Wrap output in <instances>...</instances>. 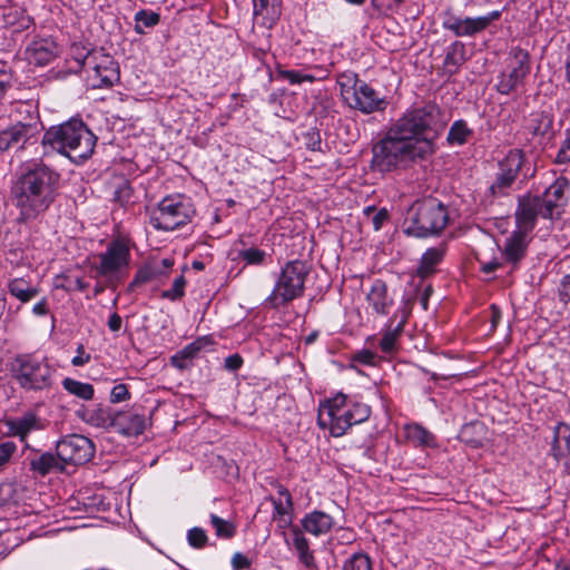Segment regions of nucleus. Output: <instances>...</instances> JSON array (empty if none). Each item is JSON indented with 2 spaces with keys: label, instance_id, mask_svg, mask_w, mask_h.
Instances as JSON below:
<instances>
[{
  "label": "nucleus",
  "instance_id": "33",
  "mask_svg": "<svg viewBox=\"0 0 570 570\" xmlns=\"http://www.w3.org/2000/svg\"><path fill=\"white\" fill-rule=\"evenodd\" d=\"M4 24L13 32H21L33 24V19L19 8H9L3 12Z\"/></svg>",
  "mask_w": 570,
  "mask_h": 570
},
{
  "label": "nucleus",
  "instance_id": "31",
  "mask_svg": "<svg viewBox=\"0 0 570 570\" xmlns=\"http://www.w3.org/2000/svg\"><path fill=\"white\" fill-rule=\"evenodd\" d=\"M274 510L272 518L276 522L277 528L282 530V533L285 535V530L291 529L293 525V510L294 503H291L287 507V502H283L282 499L271 498Z\"/></svg>",
  "mask_w": 570,
  "mask_h": 570
},
{
  "label": "nucleus",
  "instance_id": "58",
  "mask_svg": "<svg viewBox=\"0 0 570 570\" xmlns=\"http://www.w3.org/2000/svg\"><path fill=\"white\" fill-rule=\"evenodd\" d=\"M90 358V354L86 353L83 345L80 344L77 347V355L71 360V364L73 366H83L85 364L89 363Z\"/></svg>",
  "mask_w": 570,
  "mask_h": 570
},
{
  "label": "nucleus",
  "instance_id": "26",
  "mask_svg": "<svg viewBox=\"0 0 570 570\" xmlns=\"http://www.w3.org/2000/svg\"><path fill=\"white\" fill-rule=\"evenodd\" d=\"M445 249L446 248L444 245L429 248L421 257L416 274L421 278H425L434 274L436 272L438 265L444 258Z\"/></svg>",
  "mask_w": 570,
  "mask_h": 570
},
{
  "label": "nucleus",
  "instance_id": "34",
  "mask_svg": "<svg viewBox=\"0 0 570 570\" xmlns=\"http://www.w3.org/2000/svg\"><path fill=\"white\" fill-rule=\"evenodd\" d=\"M205 343V338H197L196 341L191 342L181 351L171 356V365L179 370L187 368L189 366V362L198 355Z\"/></svg>",
  "mask_w": 570,
  "mask_h": 570
},
{
  "label": "nucleus",
  "instance_id": "12",
  "mask_svg": "<svg viewBox=\"0 0 570 570\" xmlns=\"http://www.w3.org/2000/svg\"><path fill=\"white\" fill-rule=\"evenodd\" d=\"M530 72V57L527 50L512 47L507 58V69L499 76L497 90L509 95L523 85Z\"/></svg>",
  "mask_w": 570,
  "mask_h": 570
},
{
  "label": "nucleus",
  "instance_id": "28",
  "mask_svg": "<svg viewBox=\"0 0 570 570\" xmlns=\"http://www.w3.org/2000/svg\"><path fill=\"white\" fill-rule=\"evenodd\" d=\"M115 425L119 428V431L127 436H137L144 433L147 426V419L144 414H127L119 415Z\"/></svg>",
  "mask_w": 570,
  "mask_h": 570
},
{
  "label": "nucleus",
  "instance_id": "46",
  "mask_svg": "<svg viewBox=\"0 0 570 570\" xmlns=\"http://www.w3.org/2000/svg\"><path fill=\"white\" fill-rule=\"evenodd\" d=\"M185 286L186 279L183 275H179L174 279L171 287L161 293V297L170 301H177L185 295Z\"/></svg>",
  "mask_w": 570,
  "mask_h": 570
},
{
  "label": "nucleus",
  "instance_id": "14",
  "mask_svg": "<svg viewBox=\"0 0 570 570\" xmlns=\"http://www.w3.org/2000/svg\"><path fill=\"white\" fill-rule=\"evenodd\" d=\"M86 72L92 88L112 87L120 78L118 63L101 49L94 51Z\"/></svg>",
  "mask_w": 570,
  "mask_h": 570
},
{
  "label": "nucleus",
  "instance_id": "30",
  "mask_svg": "<svg viewBox=\"0 0 570 570\" xmlns=\"http://www.w3.org/2000/svg\"><path fill=\"white\" fill-rule=\"evenodd\" d=\"M292 544L297 551L299 561L308 569L316 567L313 552L309 550L308 540L305 538L299 527L292 528Z\"/></svg>",
  "mask_w": 570,
  "mask_h": 570
},
{
  "label": "nucleus",
  "instance_id": "38",
  "mask_svg": "<svg viewBox=\"0 0 570 570\" xmlns=\"http://www.w3.org/2000/svg\"><path fill=\"white\" fill-rule=\"evenodd\" d=\"M407 439L416 445L433 448L436 445L434 435L419 424H413L406 429Z\"/></svg>",
  "mask_w": 570,
  "mask_h": 570
},
{
  "label": "nucleus",
  "instance_id": "51",
  "mask_svg": "<svg viewBox=\"0 0 570 570\" xmlns=\"http://www.w3.org/2000/svg\"><path fill=\"white\" fill-rule=\"evenodd\" d=\"M463 19L464 18L456 16L451 11H446L442 16V27L443 29L453 32L458 37L459 29L462 24Z\"/></svg>",
  "mask_w": 570,
  "mask_h": 570
},
{
  "label": "nucleus",
  "instance_id": "13",
  "mask_svg": "<svg viewBox=\"0 0 570 570\" xmlns=\"http://www.w3.org/2000/svg\"><path fill=\"white\" fill-rule=\"evenodd\" d=\"M528 235L519 230H513L511 236L507 238L504 249L502 252L503 261L493 258L484 261L480 254L476 255V261L480 264V269L484 274H491L498 268L502 267L504 263L512 265V269L523 259L528 248Z\"/></svg>",
  "mask_w": 570,
  "mask_h": 570
},
{
  "label": "nucleus",
  "instance_id": "47",
  "mask_svg": "<svg viewBox=\"0 0 570 570\" xmlns=\"http://www.w3.org/2000/svg\"><path fill=\"white\" fill-rule=\"evenodd\" d=\"M188 544L195 549H202L207 544L208 537L203 528L195 527L187 532Z\"/></svg>",
  "mask_w": 570,
  "mask_h": 570
},
{
  "label": "nucleus",
  "instance_id": "61",
  "mask_svg": "<svg viewBox=\"0 0 570 570\" xmlns=\"http://www.w3.org/2000/svg\"><path fill=\"white\" fill-rule=\"evenodd\" d=\"M243 365V358L239 354H233L225 358V367L228 371H237Z\"/></svg>",
  "mask_w": 570,
  "mask_h": 570
},
{
  "label": "nucleus",
  "instance_id": "24",
  "mask_svg": "<svg viewBox=\"0 0 570 570\" xmlns=\"http://www.w3.org/2000/svg\"><path fill=\"white\" fill-rule=\"evenodd\" d=\"M26 55L30 62L46 66L56 56V43L50 39L33 40L27 46Z\"/></svg>",
  "mask_w": 570,
  "mask_h": 570
},
{
  "label": "nucleus",
  "instance_id": "22",
  "mask_svg": "<svg viewBox=\"0 0 570 570\" xmlns=\"http://www.w3.org/2000/svg\"><path fill=\"white\" fill-rule=\"evenodd\" d=\"M253 2L256 23L267 29L273 28L282 13L281 0H253Z\"/></svg>",
  "mask_w": 570,
  "mask_h": 570
},
{
  "label": "nucleus",
  "instance_id": "23",
  "mask_svg": "<svg viewBox=\"0 0 570 570\" xmlns=\"http://www.w3.org/2000/svg\"><path fill=\"white\" fill-rule=\"evenodd\" d=\"M35 456L29 460L30 470L41 476L53 472H62L66 469L58 453L36 451Z\"/></svg>",
  "mask_w": 570,
  "mask_h": 570
},
{
  "label": "nucleus",
  "instance_id": "36",
  "mask_svg": "<svg viewBox=\"0 0 570 570\" xmlns=\"http://www.w3.org/2000/svg\"><path fill=\"white\" fill-rule=\"evenodd\" d=\"M551 452L556 460H560L570 452V430L567 425L557 426Z\"/></svg>",
  "mask_w": 570,
  "mask_h": 570
},
{
  "label": "nucleus",
  "instance_id": "11",
  "mask_svg": "<svg viewBox=\"0 0 570 570\" xmlns=\"http://www.w3.org/2000/svg\"><path fill=\"white\" fill-rule=\"evenodd\" d=\"M193 205L181 195L167 196L149 215L150 225L157 230H175L190 222Z\"/></svg>",
  "mask_w": 570,
  "mask_h": 570
},
{
  "label": "nucleus",
  "instance_id": "43",
  "mask_svg": "<svg viewBox=\"0 0 570 570\" xmlns=\"http://www.w3.org/2000/svg\"><path fill=\"white\" fill-rule=\"evenodd\" d=\"M343 570H373L370 557L364 552L352 554L343 564Z\"/></svg>",
  "mask_w": 570,
  "mask_h": 570
},
{
  "label": "nucleus",
  "instance_id": "6",
  "mask_svg": "<svg viewBox=\"0 0 570 570\" xmlns=\"http://www.w3.org/2000/svg\"><path fill=\"white\" fill-rule=\"evenodd\" d=\"M10 373L23 391L40 392L52 387L56 370L47 357L26 353L13 358Z\"/></svg>",
  "mask_w": 570,
  "mask_h": 570
},
{
  "label": "nucleus",
  "instance_id": "15",
  "mask_svg": "<svg viewBox=\"0 0 570 570\" xmlns=\"http://www.w3.org/2000/svg\"><path fill=\"white\" fill-rule=\"evenodd\" d=\"M56 450L66 466L68 464L82 465L95 455L92 441L79 434H71L59 440Z\"/></svg>",
  "mask_w": 570,
  "mask_h": 570
},
{
  "label": "nucleus",
  "instance_id": "44",
  "mask_svg": "<svg viewBox=\"0 0 570 570\" xmlns=\"http://www.w3.org/2000/svg\"><path fill=\"white\" fill-rule=\"evenodd\" d=\"M277 78L288 80L292 85H299L302 82H314L317 78L312 73H304L299 70H285L277 69Z\"/></svg>",
  "mask_w": 570,
  "mask_h": 570
},
{
  "label": "nucleus",
  "instance_id": "40",
  "mask_svg": "<svg viewBox=\"0 0 570 570\" xmlns=\"http://www.w3.org/2000/svg\"><path fill=\"white\" fill-rule=\"evenodd\" d=\"M212 527L215 529L216 537L220 539H232L236 534V525L214 513L209 515Z\"/></svg>",
  "mask_w": 570,
  "mask_h": 570
},
{
  "label": "nucleus",
  "instance_id": "60",
  "mask_svg": "<svg viewBox=\"0 0 570 570\" xmlns=\"http://www.w3.org/2000/svg\"><path fill=\"white\" fill-rule=\"evenodd\" d=\"M559 296L560 299L564 303H568L570 301V274L566 275L560 284L559 288Z\"/></svg>",
  "mask_w": 570,
  "mask_h": 570
},
{
  "label": "nucleus",
  "instance_id": "19",
  "mask_svg": "<svg viewBox=\"0 0 570 570\" xmlns=\"http://www.w3.org/2000/svg\"><path fill=\"white\" fill-rule=\"evenodd\" d=\"M409 312L405 308L397 309L385 325L383 337L380 341V348L385 354L396 351V343L407 321Z\"/></svg>",
  "mask_w": 570,
  "mask_h": 570
},
{
  "label": "nucleus",
  "instance_id": "1",
  "mask_svg": "<svg viewBox=\"0 0 570 570\" xmlns=\"http://www.w3.org/2000/svg\"><path fill=\"white\" fill-rule=\"evenodd\" d=\"M448 121L444 110L433 101L413 105L373 146L372 169L389 173L425 160L435 153V141Z\"/></svg>",
  "mask_w": 570,
  "mask_h": 570
},
{
  "label": "nucleus",
  "instance_id": "55",
  "mask_svg": "<svg viewBox=\"0 0 570 570\" xmlns=\"http://www.w3.org/2000/svg\"><path fill=\"white\" fill-rule=\"evenodd\" d=\"M17 451V445L12 441L0 443V468L6 465Z\"/></svg>",
  "mask_w": 570,
  "mask_h": 570
},
{
  "label": "nucleus",
  "instance_id": "29",
  "mask_svg": "<svg viewBox=\"0 0 570 570\" xmlns=\"http://www.w3.org/2000/svg\"><path fill=\"white\" fill-rule=\"evenodd\" d=\"M553 116L551 112L541 110L530 115L528 129L533 136L550 138L552 135Z\"/></svg>",
  "mask_w": 570,
  "mask_h": 570
},
{
  "label": "nucleus",
  "instance_id": "2",
  "mask_svg": "<svg viewBox=\"0 0 570 570\" xmlns=\"http://www.w3.org/2000/svg\"><path fill=\"white\" fill-rule=\"evenodd\" d=\"M60 188V174L52 167L33 161L24 167L11 187L14 207L20 223L41 219L55 204Z\"/></svg>",
  "mask_w": 570,
  "mask_h": 570
},
{
  "label": "nucleus",
  "instance_id": "48",
  "mask_svg": "<svg viewBox=\"0 0 570 570\" xmlns=\"http://www.w3.org/2000/svg\"><path fill=\"white\" fill-rule=\"evenodd\" d=\"M239 257L250 265H261L266 258V253L259 248L250 247L239 252Z\"/></svg>",
  "mask_w": 570,
  "mask_h": 570
},
{
  "label": "nucleus",
  "instance_id": "49",
  "mask_svg": "<svg viewBox=\"0 0 570 570\" xmlns=\"http://www.w3.org/2000/svg\"><path fill=\"white\" fill-rule=\"evenodd\" d=\"M160 275H163V271H160L157 264L141 268L137 272L132 285L147 283Z\"/></svg>",
  "mask_w": 570,
  "mask_h": 570
},
{
  "label": "nucleus",
  "instance_id": "5",
  "mask_svg": "<svg viewBox=\"0 0 570 570\" xmlns=\"http://www.w3.org/2000/svg\"><path fill=\"white\" fill-rule=\"evenodd\" d=\"M449 223L446 206L434 197L415 202L404 220V232L414 237H428L441 233Z\"/></svg>",
  "mask_w": 570,
  "mask_h": 570
},
{
  "label": "nucleus",
  "instance_id": "37",
  "mask_svg": "<svg viewBox=\"0 0 570 570\" xmlns=\"http://www.w3.org/2000/svg\"><path fill=\"white\" fill-rule=\"evenodd\" d=\"M62 387L71 395L81 400L89 401L94 397V386L90 383H83L71 377H66L61 382Z\"/></svg>",
  "mask_w": 570,
  "mask_h": 570
},
{
  "label": "nucleus",
  "instance_id": "63",
  "mask_svg": "<svg viewBox=\"0 0 570 570\" xmlns=\"http://www.w3.org/2000/svg\"><path fill=\"white\" fill-rule=\"evenodd\" d=\"M121 326H122V318H121V316L118 313H112L109 316V320H108V328L112 333H117V332L120 331Z\"/></svg>",
  "mask_w": 570,
  "mask_h": 570
},
{
  "label": "nucleus",
  "instance_id": "52",
  "mask_svg": "<svg viewBox=\"0 0 570 570\" xmlns=\"http://www.w3.org/2000/svg\"><path fill=\"white\" fill-rule=\"evenodd\" d=\"M364 213L367 216H370L371 214L373 215L371 220L373 224V228L375 230H380L382 228L383 224L389 218V212L385 208H381V209L376 210L374 207L368 206L364 209Z\"/></svg>",
  "mask_w": 570,
  "mask_h": 570
},
{
  "label": "nucleus",
  "instance_id": "7",
  "mask_svg": "<svg viewBox=\"0 0 570 570\" xmlns=\"http://www.w3.org/2000/svg\"><path fill=\"white\" fill-rule=\"evenodd\" d=\"M337 85L344 104L364 115L384 111L389 105L386 98L360 79L357 73L346 71L338 75Z\"/></svg>",
  "mask_w": 570,
  "mask_h": 570
},
{
  "label": "nucleus",
  "instance_id": "54",
  "mask_svg": "<svg viewBox=\"0 0 570 570\" xmlns=\"http://www.w3.org/2000/svg\"><path fill=\"white\" fill-rule=\"evenodd\" d=\"M556 163L568 164L570 163V128L566 130V137L561 142L560 149L556 156Z\"/></svg>",
  "mask_w": 570,
  "mask_h": 570
},
{
  "label": "nucleus",
  "instance_id": "9",
  "mask_svg": "<svg viewBox=\"0 0 570 570\" xmlns=\"http://www.w3.org/2000/svg\"><path fill=\"white\" fill-rule=\"evenodd\" d=\"M24 108L29 115L28 121H17L0 131V150L18 153L38 142L43 126L37 109L29 104H22L19 111Z\"/></svg>",
  "mask_w": 570,
  "mask_h": 570
},
{
  "label": "nucleus",
  "instance_id": "42",
  "mask_svg": "<svg viewBox=\"0 0 570 570\" xmlns=\"http://www.w3.org/2000/svg\"><path fill=\"white\" fill-rule=\"evenodd\" d=\"M160 16L156 12L139 10L135 14V21L137 22L135 26V31L139 35L144 33L145 28H153L159 23Z\"/></svg>",
  "mask_w": 570,
  "mask_h": 570
},
{
  "label": "nucleus",
  "instance_id": "53",
  "mask_svg": "<svg viewBox=\"0 0 570 570\" xmlns=\"http://www.w3.org/2000/svg\"><path fill=\"white\" fill-rule=\"evenodd\" d=\"M132 196V188L127 180H122L114 191V199L120 205L130 202Z\"/></svg>",
  "mask_w": 570,
  "mask_h": 570
},
{
  "label": "nucleus",
  "instance_id": "35",
  "mask_svg": "<svg viewBox=\"0 0 570 570\" xmlns=\"http://www.w3.org/2000/svg\"><path fill=\"white\" fill-rule=\"evenodd\" d=\"M473 129L463 119L455 120L448 132L446 142L450 146H463L473 137Z\"/></svg>",
  "mask_w": 570,
  "mask_h": 570
},
{
  "label": "nucleus",
  "instance_id": "41",
  "mask_svg": "<svg viewBox=\"0 0 570 570\" xmlns=\"http://www.w3.org/2000/svg\"><path fill=\"white\" fill-rule=\"evenodd\" d=\"M95 50L96 49H90L80 42H75L70 47V57L79 68L87 70L89 67V60Z\"/></svg>",
  "mask_w": 570,
  "mask_h": 570
},
{
  "label": "nucleus",
  "instance_id": "17",
  "mask_svg": "<svg viewBox=\"0 0 570 570\" xmlns=\"http://www.w3.org/2000/svg\"><path fill=\"white\" fill-rule=\"evenodd\" d=\"M539 217L543 218L539 195L528 193L519 196L514 212L515 230L530 234L534 229Z\"/></svg>",
  "mask_w": 570,
  "mask_h": 570
},
{
  "label": "nucleus",
  "instance_id": "25",
  "mask_svg": "<svg viewBox=\"0 0 570 570\" xmlns=\"http://www.w3.org/2000/svg\"><path fill=\"white\" fill-rule=\"evenodd\" d=\"M301 525L306 532L315 537H320L332 530L334 527V519L332 515L323 511L314 510L304 515L301 520Z\"/></svg>",
  "mask_w": 570,
  "mask_h": 570
},
{
  "label": "nucleus",
  "instance_id": "27",
  "mask_svg": "<svg viewBox=\"0 0 570 570\" xmlns=\"http://www.w3.org/2000/svg\"><path fill=\"white\" fill-rule=\"evenodd\" d=\"M465 61V46L463 42L456 40L446 48L445 57L443 60V69L445 73L452 76L459 71Z\"/></svg>",
  "mask_w": 570,
  "mask_h": 570
},
{
  "label": "nucleus",
  "instance_id": "64",
  "mask_svg": "<svg viewBox=\"0 0 570 570\" xmlns=\"http://www.w3.org/2000/svg\"><path fill=\"white\" fill-rule=\"evenodd\" d=\"M32 313L37 316H45L49 313L48 299L43 297L32 307Z\"/></svg>",
  "mask_w": 570,
  "mask_h": 570
},
{
  "label": "nucleus",
  "instance_id": "45",
  "mask_svg": "<svg viewBox=\"0 0 570 570\" xmlns=\"http://www.w3.org/2000/svg\"><path fill=\"white\" fill-rule=\"evenodd\" d=\"M57 279H61L62 282L57 283L56 287L61 288L66 292H83L89 286V284L85 282L81 277L72 278L70 276L60 275L57 276Z\"/></svg>",
  "mask_w": 570,
  "mask_h": 570
},
{
  "label": "nucleus",
  "instance_id": "4",
  "mask_svg": "<svg viewBox=\"0 0 570 570\" xmlns=\"http://www.w3.org/2000/svg\"><path fill=\"white\" fill-rule=\"evenodd\" d=\"M371 407L344 393H337L320 405L317 423L334 438L343 436L350 428L365 422Z\"/></svg>",
  "mask_w": 570,
  "mask_h": 570
},
{
  "label": "nucleus",
  "instance_id": "18",
  "mask_svg": "<svg viewBox=\"0 0 570 570\" xmlns=\"http://www.w3.org/2000/svg\"><path fill=\"white\" fill-rule=\"evenodd\" d=\"M567 187V179L557 178L541 196L539 195L544 219L560 218L568 202Z\"/></svg>",
  "mask_w": 570,
  "mask_h": 570
},
{
  "label": "nucleus",
  "instance_id": "10",
  "mask_svg": "<svg viewBox=\"0 0 570 570\" xmlns=\"http://www.w3.org/2000/svg\"><path fill=\"white\" fill-rule=\"evenodd\" d=\"M520 175L528 178L533 175V171H531L529 161L522 149H510L498 163V173L489 187L490 195L495 198L508 196Z\"/></svg>",
  "mask_w": 570,
  "mask_h": 570
},
{
  "label": "nucleus",
  "instance_id": "57",
  "mask_svg": "<svg viewBox=\"0 0 570 570\" xmlns=\"http://www.w3.org/2000/svg\"><path fill=\"white\" fill-rule=\"evenodd\" d=\"M352 361L363 365H375L376 354L370 350H361L353 355Z\"/></svg>",
  "mask_w": 570,
  "mask_h": 570
},
{
  "label": "nucleus",
  "instance_id": "32",
  "mask_svg": "<svg viewBox=\"0 0 570 570\" xmlns=\"http://www.w3.org/2000/svg\"><path fill=\"white\" fill-rule=\"evenodd\" d=\"M8 292L11 296L19 299L21 303H28L32 298H35L39 289L35 286H32L27 279L23 277H16L12 279H9L7 284Z\"/></svg>",
  "mask_w": 570,
  "mask_h": 570
},
{
  "label": "nucleus",
  "instance_id": "21",
  "mask_svg": "<svg viewBox=\"0 0 570 570\" xmlns=\"http://www.w3.org/2000/svg\"><path fill=\"white\" fill-rule=\"evenodd\" d=\"M366 301L372 309L379 315H387L394 304V298L389 293L386 283L375 279L366 295Z\"/></svg>",
  "mask_w": 570,
  "mask_h": 570
},
{
  "label": "nucleus",
  "instance_id": "3",
  "mask_svg": "<svg viewBox=\"0 0 570 570\" xmlns=\"http://www.w3.org/2000/svg\"><path fill=\"white\" fill-rule=\"evenodd\" d=\"M97 137L82 120L71 119L58 126H51L42 136L43 154L57 151L73 163H82L95 150Z\"/></svg>",
  "mask_w": 570,
  "mask_h": 570
},
{
  "label": "nucleus",
  "instance_id": "56",
  "mask_svg": "<svg viewBox=\"0 0 570 570\" xmlns=\"http://www.w3.org/2000/svg\"><path fill=\"white\" fill-rule=\"evenodd\" d=\"M130 399V393L126 384H117L112 387L110 393V401L112 403L124 402Z\"/></svg>",
  "mask_w": 570,
  "mask_h": 570
},
{
  "label": "nucleus",
  "instance_id": "16",
  "mask_svg": "<svg viewBox=\"0 0 570 570\" xmlns=\"http://www.w3.org/2000/svg\"><path fill=\"white\" fill-rule=\"evenodd\" d=\"M99 259L98 274L111 279L128 267L130 261L129 247L122 240H112L108 244L106 252L99 255Z\"/></svg>",
  "mask_w": 570,
  "mask_h": 570
},
{
  "label": "nucleus",
  "instance_id": "8",
  "mask_svg": "<svg viewBox=\"0 0 570 570\" xmlns=\"http://www.w3.org/2000/svg\"><path fill=\"white\" fill-rule=\"evenodd\" d=\"M308 273L309 268L305 262L299 259L287 262L281 269L266 303L272 308H278L301 297L304 294Z\"/></svg>",
  "mask_w": 570,
  "mask_h": 570
},
{
  "label": "nucleus",
  "instance_id": "59",
  "mask_svg": "<svg viewBox=\"0 0 570 570\" xmlns=\"http://www.w3.org/2000/svg\"><path fill=\"white\" fill-rule=\"evenodd\" d=\"M250 562L246 556L236 552L232 558V567L234 570H243L249 568Z\"/></svg>",
  "mask_w": 570,
  "mask_h": 570
},
{
  "label": "nucleus",
  "instance_id": "62",
  "mask_svg": "<svg viewBox=\"0 0 570 570\" xmlns=\"http://www.w3.org/2000/svg\"><path fill=\"white\" fill-rule=\"evenodd\" d=\"M11 87V76L6 71H0V101L3 99L6 92Z\"/></svg>",
  "mask_w": 570,
  "mask_h": 570
},
{
  "label": "nucleus",
  "instance_id": "39",
  "mask_svg": "<svg viewBox=\"0 0 570 570\" xmlns=\"http://www.w3.org/2000/svg\"><path fill=\"white\" fill-rule=\"evenodd\" d=\"M488 28V20L485 18H470L465 17L462 20V24L459 29L458 37H473L476 33Z\"/></svg>",
  "mask_w": 570,
  "mask_h": 570
},
{
  "label": "nucleus",
  "instance_id": "50",
  "mask_svg": "<svg viewBox=\"0 0 570 570\" xmlns=\"http://www.w3.org/2000/svg\"><path fill=\"white\" fill-rule=\"evenodd\" d=\"M17 490L13 483H0V508L9 505L16 501Z\"/></svg>",
  "mask_w": 570,
  "mask_h": 570
},
{
  "label": "nucleus",
  "instance_id": "20",
  "mask_svg": "<svg viewBox=\"0 0 570 570\" xmlns=\"http://www.w3.org/2000/svg\"><path fill=\"white\" fill-rule=\"evenodd\" d=\"M4 425L8 428L7 434L19 438L22 443H26V446H29L27 443L29 433L42 429L40 419L33 412H26L18 419H7Z\"/></svg>",
  "mask_w": 570,
  "mask_h": 570
}]
</instances>
